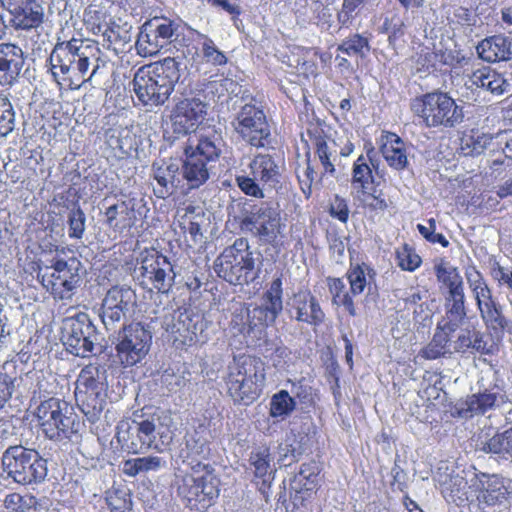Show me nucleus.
Returning a JSON list of instances; mask_svg holds the SVG:
<instances>
[{"label":"nucleus","instance_id":"nucleus-1","mask_svg":"<svg viewBox=\"0 0 512 512\" xmlns=\"http://www.w3.org/2000/svg\"><path fill=\"white\" fill-rule=\"evenodd\" d=\"M50 70L58 85H67L71 89L92 80L105 61L101 59L98 43L72 38L57 43L49 57Z\"/></svg>","mask_w":512,"mask_h":512},{"label":"nucleus","instance_id":"nucleus-2","mask_svg":"<svg viewBox=\"0 0 512 512\" xmlns=\"http://www.w3.org/2000/svg\"><path fill=\"white\" fill-rule=\"evenodd\" d=\"M180 62L167 57L153 66L141 67L133 78V91L145 106L163 105L180 79Z\"/></svg>","mask_w":512,"mask_h":512},{"label":"nucleus","instance_id":"nucleus-3","mask_svg":"<svg viewBox=\"0 0 512 512\" xmlns=\"http://www.w3.org/2000/svg\"><path fill=\"white\" fill-rule=\"evenodd\" d=\"M189 464L191 473L177 477V494L187 507L204 512L218 498L220 480L209 464L195 460Z\"/></svg>","mask_w":512,"mask_h":512},{"label":"nucleus","instance_id":"nucleus-4","mask_svg":"<svg viewBox=\"0 0 512 512\" xmlns=\"http://www.w3.org/2000/svg\"><path fill=\"white\" fill-rule=\"evenodd\" d=\"M265 381L264 363L255 357L242 355L228 366L225 384L235 404L248 406L260 395Z\"/></svg>","mask_w":512,"mask_h":512},{"label":"nucleus","instance_id":"nucleus-5","mask_svg":"<svg viewBox=\"0 0 512 512\" xmlns=\"http://www.w3.org/2000/svg\"><path fill=\"white\" fill-rule=\"evenodd\" d=\"M107 370L97 364L83 367L76 380L75 398L90 422H96L107 403Z\"/></svg>","mask_w":512,"mask_h":512},{"label":"nucleus","instance_id":"nucleus-6","mask_svg":"<svg viewBox=\"0 0 512 512\" xmlns=\"http://www.w3.org/2000/svg\"><path fill=\"white\" fill-rule=\"evenodd\" d=\"M172 423L170 414L165 411L155 412L141 421H133L129 427V449L136 454L149 449L162 452L173 440Z\"/></svg>","mask_w":512,"mask_h":512},{"label":"nucleus","instance_id":"nucleus-7","mask_svg":"<svg viewBox=\"0 0 512 512\" xmlns=\"http://www.w3.org/2000/svg\"><path fill=\"white\" fill-rule=\"evenodd\" d=\"M412 110L420 117L426 127L453 128L464 119L462 106L458 105L447 93L433 92L416 99Z\"/></svg>","mask_w":512,"mask_h":512},{"label":"nucleus","instance_id":"nucleus-8","mask_svg":"<svg viewBox=\"0 0 512 512\" xmlns=\"http://www.w3.org/2000/svg\"><path fill=\"white\" fill-rule=\"evenodd\" d=\"M7 476L22 485L41 482L47 475L46 461L36 450L22 445L9 446L2 455Z\"/></svg>","mask_w":512,"mask_h":512},{"label":"nucleus","instance_id":"nucleus-9","mask_svg":"<svg viewBox=\"0 0 512 512\" xmlns=\"http://www.w3.org/2000/svg\"><path fill=\"white\" fill-rule=\"evenodd\" d=\"M255 269V259L248 241L236 239L233 245L225 248L214 262V270L220 278L230 284L248 282Z\"/></svg>","mask_w":512,"mask_h":512},{"label":"nucleus","instance_id":"nucleus-10","mask_svg":"<svg viewBox=\"0 0 512 512\" xmlns=\"http://www.w3.org/2000/svg\"><path fill=\"white\" fill-rule=\"evenodd\" d=\"M180 24L167 17H153L141 27L136 41L138 54L154 56L177 40Z\"/></svg>","mask_w":512,"mask_h":512},{"label":"nucleus","instance_id":"nucleus-11","mask_svg":"<svg viewBox=\"0 0 512 512\" xmlns=\"http://www.w3.org/2000/svg\"><path fill=\"white\" fill-rule=\"evenodd\" d=\"M137 268L138 279L143 287L168 293L174 285L175 272L168 258L156 250L140 254Z\"/></svg>","mask_w":512,"mask_h":512},{"label":"nucleus","instance_id":"nucleus-12","mask_svg":"<svg viewBox=\"0 0 512 512\" xmlns=\"http://www.w3.org/2000/svg\"><path fill=\"white\" fill-rule=\"evenodd\" d=\"M220 155V148L210 138L199 140L197 147L191 153L186 150V158L182 165V176L189 189L199 188L210 177L211 163Z\"/></svg>","mask_w":512,"mask_h":512},{"label":"nucleus","instance_id":"nucleus-13","mask_svg":"<svg viewBox=\"0 0 512 512\" xmlns=\"http://www.w3.org/2000/svg\"><path fill=\"white\" fill-rule=\"evenodd\" d=\"M234 131L254 147L270 144V126L264 111L253 103H247L239 109L231 122Z\"/></svg>","mask_w":512,"mask_h":512},{"label":"nucleus","instance_id":"nucleus-14","mask_svg":"<svg viewBox=\"0 0 512 512\" xmlns=\"http://www.w3.org/2000/svg\"><path fill=\"white\" fill-rule=\"evenodd\" d=\"M62 340L71 354L87 357L94 352L99 334L88 314L79 313L64 320Z\"/></svg>","mask_w":512,"mask_h":512},{"label":"nucleus","instance_id":"nucleus-15","mask_svg":"<svg viewBox=\"0 0 512 512\" xmlns=\"http://www.w3.org/2000/svg\"><path fill=\"white\" fill-rule=\"evenodd\" d=\"M241 229L257 237L261 243L274 244L282 233L280 212L269 203L253 206L241 220Z\"/></svg>","mask_w":512,"mask_h":512},{"label":"nucleus","instance_id":"nucleus-16","mask_svg":"<svg viewBox=\"0 0 512 512\" xmlns=\"http://www.w3.org/2000/svg\"><path fill=\"white\" fill-rule=\"evenodd\" d=\"M152 336L140 323L130 324L119 333L116 355L124 367H132L147 355Z\"/></svg>","mask_w":512,"mask_h":512},{"label":"nucleus","instance_id":"nucleus-17","mask_svg":"<svg viewBox=\"0 0 512 512\" xmlns=\"http://www.w3.org/2000/svg\"><path fill=\"white\" fill-rule=\"evenodd\" d=\"M162 326L173 336L175 342L183 345L204 341L202 333L206 328V322L198 313L186 309L175 310L164 315Z\"/></svg>","mask_w":512,"mask_h":512},{"label":"nucleus","instance_id":"nucleus-18","mask_svg":"<svg viewBox=\"0 0 512 512\" xmlns=\"http://www.w3.org/2000/svg\"><path fill=\"white\" fill-rule=\"evenodd\" d=\"M38 424L50 439H57L66 433L74 422L71 408L65 401L49 398L42 401L35 411Z\"/></svg>","mask_w":512,"mask_h":512},{"label":"nucleus","instance_id":"nucleus-19","mask_svg":"<svg viewBox=\"0 0 512 512\" xmlns=\"http://www.w3.org/2000/svg\"><path fill=\"white\" fill-rule=\"evenodd\" d=\"M136 304V293L126 285L111 287L102 300L100 317L107 330L127 318Z\"/></svg>","mask_w":512,"mask_h":512},{"label":"nucleus","instance_id":"nucleus-20","mask_svg":"<svg viewBox=\"0 0 512 512\" xmlns=\"http://www.w3.org/2000/svg\"><path fill=\"white\" fill-rule=\"evenodd\" d=\"M207 105L200 98H184L176 103L170 120L173 132L186 135L195 131L206 114Z\"/></svg>","mask_w":512,"mask_h":512},{"label":"nucleus","instance_id":"nucleus-21","mask_svg":"<svg viewBox=\"0 0 512 512\" xmlns=\"http://www.w3.org/2000/svg\"><path fill=\"white\" fill-rule=\"evenodd\" d=\"M469 489L479 502L489 506L505 499L506 488L497 474L475 473L469 481Z\"/></svg>","mask_w":512,"mask_h":512},{"label":"nucleus","instance_id":"nucleus-22","mask_svg":"<svg viewBox=\"0 0 512 512\" xmlns=\"http://www.w3.org/2000/svg\"><path fill=\"white\" fill-rule=\"evenodd\" d=\"M292 317L299 322L318 326L325 319V313L317 299L309 291H299L287 302Z\"/></svg>","mask_w":512,"mask_h":512},{"label":"nucleus","instance_id":"nucleus-23","mask_svg":"<svg viewBox=\"0 0 512 512\" xmlns=\"http://www.w3.org/2000/svg\"><path fill=\"white\" fill-rule=\"evenodd\" d=\"M152 172L157 183L154 187V193L158 198L165 199L172 195L181 182L179 165L171 160L155 162L152 166Z\"/></svg>","mask_w":512,"mask_h":512},{"label":"nucleus","instance_id":"nucleus-24","mask_svg":"<svg viewBox=\"0 0 512 512\" xmlns=\"http://www.w3.org/2000/svg\"><path fill=\"white\" fill-rule=\"evenodd\" d=\"M24 65L22 49L13 43L0 44V85H12Z\"/></svg>","mask_w":512,"mask_h":512},{"label":"nucleus","instance_id":"nucleus-25","mask_svg":"<svg viewBox=\"0 0 512 512\" xmlns=\"http://www.w3.org/2000/svg\"><path fill=\"white\" fill-rule=\"evenodd\" d=\"M283 309L282 296L264 297V304L262 306L255 307L252 311L246 312V318L249 320H257L259 323L251 322L242 323L238 328V331L242 334H250L254 329L260 326H268L273 324Z\"/></svg>","mask_w":512,"mask_h":512},{"label":"nucleus","instance_id":"nucleus-26","mask_svg":"<svg viewBox=\"0 0 512 512\" xmlns=\"http://www.w3.org/2000/svg\"><path fill=\"white\" fill-rule=\"evenodd\" d=\"M375 149L370 147L366 154H361L353 163L351 185L357 194H365L374 183L373 170L378 173V161L374 159Z\"/></svg>","mask_w":512,"mask_h":512},{"label":"nucleus","instance_id":"nucleus-27","mask_svg":"<svg viewBox=\"0 0 512 512\" xmlns=\"http://www.w3.org/2000/svg\"><path fill=\"white\" fill-rule=\"evenodd\" d=\"M481 59L500 62L512 59V37L495 35L483 39L476 47Z\"/></svg>","mask_w":512,"mask_h":512},{"label":"nucleus","instance_id":"nucleus-28","mask_svg":"<svg viewBox=\"0 0 512 512\" xmlns=\"http://www.w3.org/2000/svg\"><path fill=\"white\" fill-rule=\"evenodd\" d=\"M249 168L251 175L263 184L275 187L280 182L282 167L269 154L256 155L250 162Z\"/></svg>","mask_w":512,"mask_h":512},{"label":"nucleus","instance_id":"nucleus-29","mask_svg":"<svg viewBox=\"0 0 512 512\" xmlns=\"http://www.w3.org/2000/svg\"><path fill=\"white\" fill-rule=\"evenodd\" d=\"M11 14V22L15 29L29 30L42 24L44 9L38 1H21Z\"/></svg>","mask_w":512,"mask_h":512},{"label":"nucleus","instance_id":"nucleus-30","mask_svg":"<svg viewBox=\"0 0 512 512\" xmlns=\"http://www.w3.org/2000/svg\"><path fill=\"white\" fill-rule=\"evenodd\" d=\"M383 143L380 151L388 163L395 170H403L408 164L407 145L395 133H387L382 137Z\"/></svg>","mask_w":512,"mask_h":512},{"label":"nucleus","instance_id":"nucleus-31","mask_svg":"<svg viewBox=\"0 0 512 512\" xmlns=\"http://www.w3.org/2000/svg\"><path fill=\"white\" fill-rule=\"evenodd\" d=\"M105 216L108 226L115 231H123L132 227L136 221L133 199L111 205L106 209Z\"/></svg>","mask_w":512,"mask_h":512},{"label":"nucleus","instance_id":"nucleus-32","mask_svg":"<svg viewBox=\"0 0 512 512\" xmlns=\"http://www.w3.org/2000/svg\"><path fill=\"white\" fill-rule=\"evenodd\" d=\"M132 27L127 23L119 25L112 23L103 31V45L113 49L116 53H122L132 41Z\"/></svg>","mask_w":512,"mask_h":512},{"label":"nucleus","instance_id":"nucleus-33","mask_svg":"<svg viewBox=\"0 0 512 512\" xmlns=\"http://www.w3.org/2000/svg\"><path fill=\"white\" fill-rule=\"evenodd\" d=\"M454 350L459 353L471 351L488 354L490 352L487 348V342L484 340L483 333L474 327L460 331L454 342Z\"/></svg>","mask_w":512,"mask_h":512},{"label":"nucleus","instance_id":"nucleus-34","mask_svg":"<svg viewBox=\"0 0 512 512\" xmlns=\"http://www.w3.org/2000/svg\"><path fill=\"white\" fill-rule=\"evenodd\" d=\"M107 145L120 155H130L136 150L135 135L128 128H112L106 134Z\"/></svg>","mask_w":512,"mask_h":512},{"label":"nucleus","instance_id":"nucleus-35","mask_svg":"<svg viewBox=\"0 0 512 512\" xmlns=\"http://www.w3.org/2000/svg\"><path fill=\"white\" fill-rule=\"evenodd\" d=\"M173 226L174 230L176 232L179 231L181 235L189 234L193 241H196L197 236L201 235L200 224L196 221L195 217V207L192 205L177 210Z\"/></svg>","mask_w":512,"mask_h":512},{"label":"nucleus","instance_id":"nucleus-36","mask_svg":"<svg viewBox=\"0 0 512 512\" xmlns=\"http://www.w3.org/2000/svg\"><path fill=\"white\" fill-rule=\"evenodd\" d=\"M43 287L51 293L54 299L70 301L80 286L81 279L41 280Z\"/></svg>","mask_w":512,"mask_h":512},{"label":"nucleus","instance_id":"nucleus-37","mask_svg":"<svg viewBox=\"0 0 512 512\" xmlns=\"http://www.w3.org/2000/svg\"><path fill=\"white\" fill-rule=\"evenodd\" d=\"M81 263L76 258H71L68 261L57 260L51 266V272L38 275L41 280H52L55 279H81L79 274Z\"/></svg>","mask_w":512,"mask_h":512},{"label":"nucleus","instance_id":"nucleus-38","mask_svg":"<svg viewBox=\"0 0 512 512\" xmlns=\"http://www.w3.org/2000/svg\"><path fill=\"white\" fill-rule=\"evenodd\" d=\"M374 274V270L365 263L351 266L347 272L351 294L353 296L362 294L365 287L372 280Z\"/></svg>","mask_w":512,"mask_h":512},{"label":"nucleus","instance_id":"nucleus-39","mask_svg":"<svg viewBox=\"0 0 512 512\" xmlns=\"http://www.w3.org/2000/svg\"><path fill=\"white\" fill-rule=\"evenodd\" d=\"M329 292L332 295V303L343 306L351 316H356V309L351 291L346 289L345 282L340 278L328 279Z\"/></svg>","mask_w":512,"mask_h":512},{"label":"nucleus","instance_id":"nucleus-40","mask_svg":"<svg viewBox=\"0 0 512 512\" xmlns=\"http://www.w3.org/2000/svg\"><path fill=\"white\" fill-rule=\"evenodd\" d=\"M319 468L315 463L302 464L300 471L291 481L292 488L297 491H312L318 486Z\"/></svg>","mask_w":512,"mask_h":512},{"label":"nucleus","instance_id":"nucleus-41","mask_svg":"<svg viewBox=\"0 0 512 512\" xmlns=\"http://www.w3.org/2000/svg\"><path fill=\"white\" fill-rule=\"evenodd\" d=\"M394 296L399 298L404 302L406 308L414 307V320L417 322H423L426 319L430 318V314L428 312L423 316L424 312V304L420 303L424 297V294L418 288H410L409 291L395 290Z\"/></svg>","mask_w":512,"mask_h":512},{"label":"nucleus","instance_id":"nucleus-42","mask_svg":"<svg viewBox=\"0 0 512 512\" xmlns=\"http://www.w3.org/2000/svg\"><path fill=\"white\" fill-rule=\"evenodd\" d=\"M191 381V373L185 367L166 369L161 375V385L169 392H180Z\"/></svg>","mask_w":512,"mask_h":512},{"label":"nucleus","instance_id":"nucleus-43","mask_svg":"<svg viewBox=\"0 0 512 512\" xmlns=\"http://www.w3.org/2000/svg\"><path fill=\"white\" fill-rule=\"evenodd\" d=\"M478 311L486 327L494 333H502L507 327L508 321L502 313L501 305L497 301Z\"/></svg>","mask_w":512,"mask_h":512},{"label":"nucleus","instance_id":"nucleus-44","mask_svg":"<svg viewBox=\"0 0 512 512\" xmlns=\"http://www.w3.org/2000/svg\"><path fill=\"white\" fill-rule=\"evenodd\" d=\"M480 450L485 453L499 454L503 457L512 455V427L503 433L494 435L487 441L481 442Z\"/></svg>","mask_w":512,"mask_h":512},{"label":"nucleus","instance_id":"nucleus-45","mask_svg":"<svg viewBox=\"0 0 512 512\" xmlns=\"http://www.w3.org/2000/svg\"><path fill=\"white\" fill-rule=\"evenodd\" d=\"M467 316L465 301L445 302V317L443 319V330L456 331L464 322Z\"/></svg>","mask_w":512,"mask_h":512},{"label":"nucleus","instance_id":"nucleus-46","mask_svg":"<svg viewBox=\"0 0 512 512\" xmlns=\"http://www.w3.org/2000/svg\"><path fill=\"white\" fill-rule=\"evenodd\" d=\"M316 153L323 166L324 172L333 175L335 173V161L337 158L336 143L334 140L327 141L324 138L316 139Z\"/></svg>","mask_w":512,"mask_h":512},{"label":"nucleus","instance_id":"nucleus-47","mask_svg":"<svg viewBox=\"0 0 512 512\" xmlns=\"http://www.w3.org/2000/svg\"><path fill=\"white\" fill-rule=\"evenodd\" d=\"M339 52L348 56L365 57L370 51V44L368 38L361 34H353L344 39L337 47Z\"/></svg>","mask_w":512,"mask_h":512},{"label":"nucleus","instance_id":"nucleus-48","mask_svg":"<svg viewBox=\"0 0 512 512\" xmlns=\"http://www.w3.org/2000/svg\"><path fill=\"white\" fill-rule=\"evenodd\" d=\"M249 461L250 465L254 467L256 477L262 478L264 483L271 478L273 470L270 464V452L268 448L253 451Z\"/></svg>","mask_w":512,"mask_h":512},{"label":"nucleus","instance_id":"nucleus-49","mask_svg":"<svg viewBox=\"0 0 512 512\" xmlns=\"http://www.w3.org/2000/svg\"><path fill=\"white\" fill-rule=\"evenodd\" d=\"M198 41L201 45V53L206 63L214 66H222L227 63L226 55L218 49L214 41L205 34H198Z\"/></svg>","mask_w":512,"mask_h":512},{"label":"nucleus","instance_id":"nucleus-50","mask_svg":"<svg viewBox=\"0 0 512 512\" xmlns=\"http://www.w3.org/2000/svg\"><path fill=\"white\" fill-rule=\"evenodd\" d=\"M296 406L294 398L286 390L274 394L270 401V415L274 418L288 416Z\"/></svg>","mask_w":512,"mask_h":512},{"label":"nucleus","instance_id":"nucleus-51","mask_svg":"<svg viewBox=\"0 0 512 512\" xmlns=\"http://www.w3.org/2000/svg\"><path fill=\"white\" fill-rule=\"evenodd\" d=\"M4 506L11 512H35L37 499L31 494H8L4 499Z\"/></svg>","mask_w":512,"mask_h":512},{"label":"nucleus","instance_id":"nucleus-52","mask_svg":"<svg viewBox=\"0 0 512 512\" xmlns=\"http://www.w3.org/2000/svg\"><path fill=\"white\" fill-rule=\"evenodd\" d=\"M395 257L397 265L404 271L413 272L422 263L421 257L408 244L398 247L395 250Z\"/></svg>","mask_w":512,"mask_h":512},{"label":"nucleus","instance_id":"nucleus-53","mask_svg":"<svg viewBox=\"0 0 512 512\" xmlns=\"http://www.w3.org/2000/svg\"><path fill=\"white\" fill-rule=\"evenodd\" d=\"M497 400L495 393H478L469 396L465 402L466 410L475 414H484L491 409Z\"/></svg>","mask_w":512,"mask_h":512},{"label":"nucleus","instance_id":"nucleus-54","mask_svg":"<svg viewBox=\"0 0 512 512\" xmlns=\"http://www.w3.org/2000/svg\"><path fill=\"white\" fill-rule=\"evenodd\" d=\"M435 273L438 281L443 283L447 289L459 286L463 283V279L458 269L454 266L440 263L435 266Z\"/></svg>","mask_w":512,"mask_h":512},{"label":"nucleus","instance_id":"nucleus-55","mask_svg":"<svg viewBox=\"0 0 512 512\" xmlns=\"http://www.w3.org/2000/svg\"><path fill=\"white\" fill-rule=\"evenodd\" d=\"M106 502L111 512L131 511L132 503L130 495L123 490H114L108 492Z\"/></svg>","mask_w":512,"mask_h":512},{"label":"nucleus","instance_id":"nucleus-56","mask_svg":"<svg viewBox=\"0 0 512 512\" xmlns=\"http://www.w3.org/2000/svg\"><path fill=\"white\" fill-rule=\"evenodd\" d=\"M449 338L444 333H435L432 341L422 349L421 356L428 360L439 358L445 353Z\"/></svg>","mask_w":512,"mask_h":512},{"label":"nucleus","instance_id":"nucleus-57","mask_svg":"<svg viewBox=\"0 0 512 512\" xmlns=\"http://www.w3.org/2000/svg\"><path fill=\"white\" fill-rule=\"evenodd\" d=\"M15 114L12 104L6 97L0 96V135L6 136L14 129Z\"/></svg>","mask_w":512,"mask_h":512},{"label":"nucleus","instance_id":"nucleus-58","mask_svg":"<svg viewBox=\"0 0 512 512\" xmlns=\"http://www.w3.org/2000/svg\"><path fill=\"white\" fill-rule=\"evenodd\" d=\"M86 216L78 207L69 212L68 225L69 237L73 239H81L86 229Z\"/></svg>","mask_w":512,"mask_h":512},{"label":"nucleus","instance_id":"nucleus-59","mask_svg":"<svg viewBox=\"0 0 512 512\" xmlns=\"http://www.w3.org/2000/svg\"><path fill=\"white\" fill-rule=\"evenodd\" d=\"M254 176L240 175L236 177V183L240 190L248 196L263 198L264 193Z\"/></svg>","mask_w":512,"mask_h":512},{"label":"nucleus","instance_id":"nucleus-60","mask_svg":"<svg viewBox=\"0 0 512 512\" xmlns=\"http://www.w3.org/2000/svg\"><path fill=\"white\" fill-rule=\"evenodd\" d=\"M295 443L296 435L293 432L286 434L284 442L279 444L278 447L279 461L284 462L289 457H291L292 461L296 459V456L300 454V451Z\"/></svg>","mask_w":512,"mask_h":512},{"label":"nucleus","instance_id":"nucleus-61","mask_svg":"<svg viewBox=\"0 0 512 512\" xmlns=\"http://www.w3.org/2000/svg\"><path fill=\"white\" fill-rule=\"evenodd\" d=\"M404 22L397 16L386 18L383 22V30L389 34V42L392 43L404 35Z\"/></svg>","mask_w":512,"mask_h":512},{"label":"nucleus","instance_id":"nucleus-62","mask_svg":"<svg viewBox=\"0 0 512 512\" xmlns=\"http://www.w3.org/2000/svg\"><path fill=\"white\" fill-rule=\"evenodd\" d=\"M492 73V69L490 67H482L472 72L469 76L468 81L465 83L468 87L475 86L476 88H482L488 91L490 80V75Z\"/></svg>","mask_w":512,"mask_h":512},{"label":"nucleus","instance_id":"nucleus-63","mask_svg":"<svg viewBox=\"0 0 512 512\" xmlns=\"http://www.w3.org/2000/svg\"><path fill=\"white\" fill-rule=\"evenodd\" d=\"M465 278L472 295L488 286L483 275L474 267L470 266L465 270Z\"/></svg>","mask_w":512,"mask_h":512},{"label":"nucleus","instance_id":"nucleus-64","mask_svg":"<svg viewBox=\"0 0 512 512\" xmlns=\"http://www.w3.org/2000/svg\"><path fill=\"white\" fill-rule=\"evenodd\" d=\"M141 473L157 472L166 468L167 461L160 456L139 457Z\"/></svg>","mask_w":512,"mask_h":512}]
</instances>
